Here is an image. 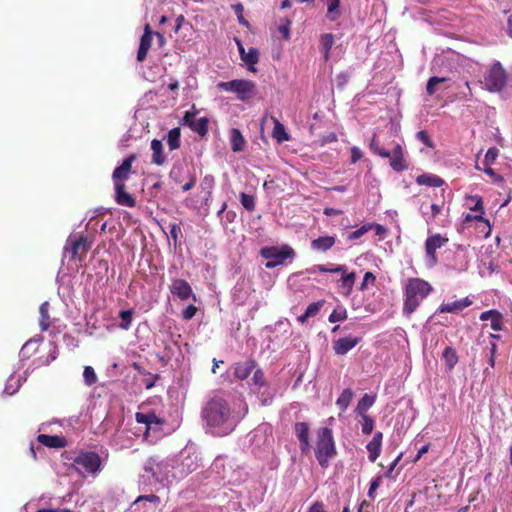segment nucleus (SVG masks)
<instances>
[{
    "label": "nucleus",
    "instance_id": "62",
    "mask_svg": "<svg viewBox=\"0 0 512 512\" xmlns=\"http://www.w3.org/2000/svg\"><path fill=\"white\" fill-rule=\"evenodd\" d=\"M76 240L80 242L83 252H87L90 249L92 241L87 236H81Z\"/></svg>",
    "mask_w": 512,
    "mask_h": 512
},
{
    "label": "nucleus",
    "instance_id": "43",
    "mask_svg": "<svg viewBox=\"0 0 512 512\" xmlns=\"http://www.w3.org/2000/svg\"><path fill=\"white\" fill-rule=\"evenodd\" d=\"M208 119L206 117H202L196 119L194 123H192L191 130L198 133L200 136H204L208 132Z\"/></svg>",
    "mask_w": 512,
    "mask_h": 512
},
{
    "label": "nucleus",
    "instance_id": "32",
    "mask_svg": "<svg viewBox=\"0 0 512 512\" xmlns=\"http://www.w3.org/2000/svg\"><path fill=\"white\" fill-rule=\"evenodd\" d=\"M334 45V36L331 33H325L320 36L321 52L325 61L330 58V51Z\"/></svg>",
    "mask_w": 512,
    "mask_h": 512
},
{
    "label": "nucleus",
    "instance_id": "64",
    "mask_svg": "<svg viewBox=\"0 0 512 512\" xmlns=\"http://www.w3.org/2000/svg\"><path fill=\"white\" fill-rule=\"evenodd\" d=\"M307 512H327L322 502L313 503Z\"/></svg>",
    "mask_w": 512,
    "mask_h": 512
},
{
    "label": "nucleus",
    "instance_id": "47",
    "mask_svg": "<svg viewBox=\"0 0 512 512\" xmlns=\"http://www.w3.org/2000/svg\"><path fill=\"white\" fill-rule=\"evenodd\" d=\"M252 382H253V386H254L253 390L266 388V380L264 377V373L260 368H258L254 371L253 377H252Z\"/></svg>",
    "mask_w": 512,
    "mask_h": 512
},
{
    "label": "nucleus",
    "instance_id": "17",
    "mask_svg": "<svg viewBox=\"0 0 512 512\" xmlns=\"http://www.w3.org/2000/svg\"><path fill=\"white\" fill-rule=\"evenodd\" d=\"M240 57L242 61L248 66L249 71L256 72L255 64L259 60V51L255 47L249 48L248 52L245 51L240 41L237 42Z\"/></svg>",
    "mask_w": 512,
    "mask_h": 512
},
{
    "label": "nucleus",
    "instance_id": "24",
    "mask_svg": "<svg viewBox=\"0 0 512 512\" xmlns=\"http://www.w3.org/2000/svg\"><path fill=\"white\" fill-rule=\"evenodd\" d=\"M115 185V193H116V202L119 205L126 206V207H133L135 206V199L132 197V195L125 191V185L124 183H117Z\"/></svg>",
    "mask_w": 512,
    "mask_h": 512
},
{
    "label": "nucleus",
    "instance_id": "63",
    "mask_svg": "<svg viewBox=\"0 0 512 512\" xmlns=\"http://www.w3.org/2000/svg\"><path fill=\"white\" fill-rule=\"evenodd\" d=\"M362 157V152L358 147L351 148V163H356Z\"/></svg>",
    "mask_w": 512,
    "mask_h": 512
},
{
    "label": "nucleus",
    "instance_id": "19",
    "mask_svg": "<svg viewBox=\"0 0 512 512\" xmlns=\"http://www.w3.org/2000/svg\"><path fill=\"white\" fill-rule=\"evenodd\" d=\"M294 431L299 440L301 452L307 453L310 450L308 424L305 422H298L294 426Z\"/></svg>",
    "mask_w": 512,
    "mask_h": 512
},
{
    "label": "nucleus",
    "instance_id": "53",
    "mask_svg": "<svg viewBox=\"0 0 512 512\" xmlns=\"http://www.w3.org/2000/svg\"><path fill=\"white\" fill-rule=\"evenodd\" d=\"M215 185V180L212 175H205L201 180L200 187L204 192H212Z\"/></svg>",
    "mask_w": 512,
    "mask_h": 512
},
{
    "label": "nucleus",
    "instance_id": "15",
    "mask_svg": "<svg viewBox=\"0 0 512 512\" xmlns=\"http://www.w3.org/2000/svg\"><path fill=\"white\" fill-rule=\"evenodd\" d=\"M169 290L172 295L176 296L181 301H186L190 297L195 300V295L193 294L190 284L184 279H173L169 286Z\"/></svg>",
    "mask_w": 512,
    "mask_h": 512
},
{
    "label": "nucleus",
    "instance_id": "51",
    "mask_svg": "<svg viewBox=\"0 0 512 512\" xmlns=\"http://www.w3.org/2000/svg\"><path fill=\"white\" fill-rule=\"evenodd\" d=\"M372 227H373L372 224H365V225L361 226L360 228L352 231L348 235V239L356 240V239L360 238L361 236H363L364 234H366L368 231L372 230Z\"/></svg>",
    "mask_w": 512,
    "mask_h": 512
},
{
    "label": "nucleus",
    "instance_id": "31",
    "mask_svg": "<svg viewBox=\"0 0 512 512\" xmlns=\"http://www.w3.org/2000/svg\"><path fill=\"white\" fill-rule=\"evenodd\" d=\"M274 123V128L272 131V137L277 141V143H283L290 139L289 134L287 133L284 125L275 117L272 118Z\"/></svg>",
    "mask_w": 512,
    "mask_h": 512
},
{
    "label": "nucleus",
    "instance_id": "29",
    "mask_svg": "<svg viewBox=\"0 0 512 512\" xmlns=\"http://www.w3.org/2000/svg\"><path fill=\"white\" fill-rule=\"evenodd\" d=\"M336 242V238L334 236H321L318 237L311 242V248L315 251L326 252Z\"/></svg>",
    "mask_w": 512,
    "mask_h": 512
},
{
    "label": "nucleus",
    "instance_id": "9",
    "mask_svg": "<svg viewBox=\"0 0 512 512\" xmlns=\"http://www.w3.org/2000/svg\"><path fill=\"white\" fill-rule=\"evenodd\" d=\"M220 90L235 93L241 101L250 99L255 94V83L250 80L235 79L227 82H219Z\"/></svg>",
    "mask_w": 512,
    "mask_h": 512
},
{
    "label": "nucleus",
    "instance_id": "4",
    "mask_svg": "<svg viewBox=\"0 0 512 512\" xmlns=\"http://www.w3.org/2000/svg\"><path fill=\"white\" fill-rule=\"evenodd\" d=\"M72 466L83 478H95L102 471L104 460L94 451H80L73 458Z\"/></svg>",
    "mask_w": 512,
    "mask_h": 512
},
{
    "label": "nucleus",
    "instance_id": "8",
    "mask_svg": "<svg viewBox=\"0 0 512 512\" xmlns=\"http://www.w3.org/2000/svg\"><path fill=\"white\" fill-rule=\"evenodd\" d=\"M174 461V477L177 480L185 478L190 473L196 471L201 464V459L195 452L188 450L182 451L178 456L173 458Z\"/></svg>",
    "mask_w": 512,
    "mask_h": 512
},
{
    "label": "nucleus",
    "instance_id": "45",
    "mask_svg": "<svg viewBox=\"0 0 512 512\" xmlns=\"http://www.w3.org/2000/svg\"><path fill=\"white\" fill-rule=\"evenodd\" d=\"M356 274L354 272L343 274L340 279V286L347 291L349 294L353 288L355 282Z\"/></svg>",
    "mask_w": 512,
    "mask_h": 512
},
{
    "label": "nucleus",
    "instance_id": "36",
    "mask_svg": "<svg viewBox=\"0 0 512 512\" xmlns=\"http://www.w3.org/2000/svg\"><path fill=\"white\" fill-rule=\"evenodd\" d=\"M180 138H181V130L179 127H175L168 132L166 139H167V144L169 146V149L171 151L176 150L180 147Z\"/></svg>",
    "mask_w": 512,
    "mask_h": 512
},
{
    "label": "nucleus",
    "instance_id": "18",
    "mask_svg": "<svg viewBox=\"0 0 512 512\" xmlns=\"http://www.w3.org/2000/svg\"><path fill=\"white\" fill-rule=\"evenodd\" d=\"M382 440L383 433L377 431L374 433L373 438L366 445V449L368 451V459L370 462L374 463L377 458L380 456L382 449Z\"/></svg>",
    "mask_w": 512,
    "mask_h": 512
},
{
    "label": "nucleus",
    "instance_id": "10",
    "mask_svg": "<svg viewBox=\"0 0 512 512\" xmlns=\"http://www.w3.org/2000/svg\"><path fill=\"white\" fill-rule=\"evenodd\" d=\"M135 417L138 423L146 425V438H149L151 433L155 434V438H159L161 435L166 434L164 429V426L166 425L165 419L157 416L154 412H138Z\"/></svg>",
    "mask_w": 512,
    "mask_h": 512
},
{
    "label": "nucleus",
    "instance_id": "58",
    "mask_svg": "<svg viewBox=\"0 0 512 512\" xmlns=\"http://www.w3.org/2000/svg\"><path fill=\"white\" fill-rule=\"evenodd\" d=\"M380 483H381V479L380 477H376L374 478L371 482H370V487H369V490H368V493H367V496L370 498V499H374L375 498V491L377 490V488L380 486Z\"/></svg>",
    "mask_w": 512,
    "mask_h": 512
},
{
    "label": "nucleus",
    "instance_id": "42",
    "mask_svg": "<svg viewBox=\"0 0 512 512\" xmlns=\"http://www.w3.org/2000/svg\"><path fill=\"white\" fill-rule=\"evenodd\" d=\"M361 416L360 424H361V431L364 435H369L372 433L375 421L374 419L367 415V414H359Z\"/></svg>",
    "mask_w": 512,
    "mask_h": 512
},
{
    "label": "nucleus",
    "instance_id": "11",
    "mask_svg": "<svg viewBox=\"0 0 512 512\" xmlns=\"http://www.w3.org/2000/svg\"><path fill=\"white\" fill-rule=\"evenodd\" d=\"M506 83V73L499 62L495 63L484 77V86L491 92L500 91Z\"/></svg>",
    "mask_w": 512,
    "mask_h": 512
},
{
    "label": "nucleus",
    "instance_id": "46",
    "mask_svg": "<svg viewBox=\"0 0 512 512\" xmlns=\"http://www.w3.org/2000/svg\"><path fill=\"white\" fill-rule=\"evenodd\" d=\"M240 202L247 211H253L256 207V200L254 195L240 193Z\"/></svg>",
    "mask_w": 512,
    "mask_h": 512
},
{
    "label": "nucleus",
    "instance_id": "44",
    "mask_svg": "<svg viewBox=\"0 0 512 512\" xmlns=\"http://www.w3.org/2000/svg\"><path fill=\"white\" fill-rule=\"evenodd\" d=\"M429 208L430 212L424 208L423 204L420 207L421 214L427 223L431 222L441 211V207L438 204H432Z\"/></svg>",
    "mask_w": 512,
    "mask_h": 512
},
{
    "label": "nucleus",
    "instance_id": "27",
    "mask_svg": "<svg viewBox=\"0 0 512 512\" xmlns=\"http://www.w3.org/2000/svg\"><path fill=\"white\" fill-rule=\"evenodd\" d=\"M256 363L253 360H246L241 363H237L234 369L235 377L239 380H245L255 369Z\"/></svg>",
    "mask_w": 512,
    "mask_h": 512
},
{
    "label": "nucleus",
    "instance_id": "22",
    "mask_svg": "<svg viewBox=\"0 0 512 512\" xmlns=\"http://www.w3.org/2000/svg\"><path fill=\"white\" fill-rule=\"evenodd\" d=\"M481 321H490V327L494 331H501L503 327V316L497 310H488L480 314Z\"/></svg>",
    "mask_w": 512,
    "mask_h": 512
},
{
    "label": "nucleus",
    "instance_id": "56",
    "mask_svg": "<svg viewBox=\"0 0 512 512\" xmlns=\"http://www.w3.org/2000/svg\"><path fill=\"white\" fill-rule=\"evenodd\" d=\"M320 308H321L320 302L310 303L305 310L306 316L313 317V316L317 315L318 312L320 311Z\"/></svg>",
    "mask_w": 512,
    "mask_h": 512
},
{
    "label": "nucleus",
    "instance_id": "16",
    "mask_svg": "<svg viewBox=\"0 0 512 512\" xmlns=\"http://www.w3.org/2000/svg\"><path fill=\"white\" fill-rule=\"evenodd\" d=\"M361 341L360 337H343L333 342V351L338 356L346 355Z\"/></svg>",
    "mask_w": 512,
    "mask_h": 512
},
{
    "label": "nucleus",
    "instance_id": "35",
    "mask_svg": "<svg viewBox=\"0 0 512 512\" xmlns=\"http://www.w3.org/2000/svg\"><path fill=\"white\" fill-rule=\"evenodd\" d=\"M353 391L350 388H346L342 391L338 399L336 400V405L339 407V409L344 412L349 407L352 398H353Z\"/></svg>",
    "mask_w": 512,
    "mask_h": 512
},
{
    "label": "nucleus",
    "instance_id": "33",
    "mask_svg": "<svg viewBox=\"0 0 512 512\" xmlns=\"http://www.w3.org/2000/svg\"><path fill=\"white\" fill-rule=\"evenodd\" d=\"M23 381H25V378L15 376L14 374L10 375L6 381L4 393L9 396L14 395L21 387Z\"/></svg>",
    "mask_w": 512,
    "mask_h": 512
},
{
    "label": "nucleus",
    "instance_id": "55",
    "mask_svg": "<svg viewBox=\"0 0 512 512\" xmlns=\"http://www.w3.org/2000/svg\"><path fill=\"white\" fill-rule=\"evenodd\" d=\"M416 139L423 144H425L427 147H433V143L428 135V133L424 130L418 131L416 133Z\"/></svg>",
    "mask_w": 512,
    "mask_h": 512
},
{
    "label": "nucleus",
    "instance_id": "6",
    "mask_svg": "<svg viewBox=\"0 0 512 512\" xmlns=\"http://www.w3.org/2000/svg\"><path fill=\"white\" fill-rule=\"evenodd\" d=\"M144 470L151 473L152 477L163 485L171 484L173 481L177 480L173 473V458L159 459L158 457H150L145 462Z\"/></svg>",
    "mask_w": 512,
    "mask_h": 512
},
{
    "label": "nucleus",
    "instance_id": "52",
    "mask_svg": "<svg viewBox=\"0 0 512 512\" xmlns=\"http://www.w3.org/2000/svg\"><path fill=\"white\" fill-rule=\"evenodd\" d=\"M446 81L445 77H431L426 85V91L429 95H433L436 91V85Z\"/></svg>",
    "mask_w": 512,
    "mask_h": 512
},
{
    "label": "nucleus",
    "instance_id": "54",
    "mask_svg": "<svg viewBox=\"0 0 512 512\" xmlns=\"http://www.w3.org/2000/svg\"><path fill=\"white\" fill-rule=\"evenodd\" d=\"M470 201L473 202V205H471L469 207L470 210L479 212L481 214H484L483 202H482V198L481 197H479V196H472V197H470Z\"/></svg>",
    "mask_w": 512,
    "mask_h": 512
},
{
    "label": "nucleus",
    "instance_id": "40",
    "mask_svg": "<svg viewBox=\"0 0 512 512\" xmlns=\"http://www.w3.org/2000/svg\"><path fill=\"white\" fill-rule=\"evenodd\" d=\"M443 358H444L446 367L449 370H452L458 362V356H457L455 350L451 347H446L444 349Z\"/></svg>",
    "mask_w": 512,
    "mask_h": 512
},
{
    "label": "nucleus",
    "instance_id": "13",
    "mask_svg": "<svg viewBox=\"0 0 512 512\" xmlns=\"http://www.w3.org/2000/svg\"><path fill=\"white\" fill-rule=\"evenodd\" d=\"M211 473L216 474V478L220 480L233 481V464L227 457H217L211 465Z\"/></svg>",
    "mask_w": 512,
    "mask_h": 512
},
{
    "label": "nucleus",
    "instance_id": "48",
    "mask_svg": "<svg viewBox=\"0 0 512 512\" xmlns=\"http://www.w3.org/2000/svg\"><path fill=\"white\" fill-rule=\"evenodd\" d=\"M347 318V311L344 307L338 306L336 307L332 313L329 315L328 320L331 323L340 322Z\"/></svg>",
    "mask_w": 512,
    "mask_h": 512
},
{
    "label": "nucleus",
    "instance_id": "14",
    "mask_svg": "<svg viewBox=\"0 0 512 512\" xmlns=\"http://www.w3.org/2000/svg\"><path fill=\"white\" fill-rule=\"evenodd\" d=\"M290 330V322L287 319H280L274 325H267L262 332L266 335L269 342L280 340L281 337L287 338Z\"/></svg>",
    "mask_w": 512,
    "mask_h": 512
},
{
    "label": "nucleus",
    "instance_id": "5",
    "mask_svg": "<svg viewBox=\"0 0 512 512\" xmlns=\"http://www.w3.org/2000/svg\"><path fill=\"white\" fill-rule=\"evenodd\" d=\"M314 452L318 464L323 469H326L330 465V460L337 454L332 430L330 428L323 427L317 431V441Z\"/></svg>",
    "mask_w": 512,
    "mask_h": 512
},
{
    "label": "nucleus",
    "instance_id": "38",
    "mask_svg": "<svg viewBox=\"0 0 512 512\" xmlns=\"http://www.w3.org/2000/svg\"><path fill=\"white\" fill-rule=\"evenodd\" d=\"M39 312H40V322H39V325H40L42 331H46L50 327V322H49V303L47 301L43 302L40 305Z\"/></svg>",
    "mask_w": 512,
    "mask_h": 512
},
{
    "label": "nucleus",
    "instance_id": "49",
    "mask_svg": "<svg viewBox=\"0 0 512 512\" xmlns=\"http://www.w3.org/2000/svg\"><path fill=\"white\" fill-rule=\"evenodd\" d=\"M83 380L87 386H92L97 382V375L91 366H85L83 371Z\"/></svg>",
    "mask_w": 512,
    "mask_h": 512
},
{
    "label": "nucleus",
    "instance_id": "50",
    "mask_svg": "<svg viewBox=\"0 0 512 512\" xmlns=\"http://www.w3.org/2000/svg\"><path fill=\"white\" fill-rule=\"evenodd\" d=\"M499 154V150L496 147H491L488 149V151L485 154L483 165L484 166H491L495 160L497 159Z\"/></svg>",
    "mask_w": 512,
    "mask_h": 512
},
{
    "label": "nucleus",
    "instance_id": "60",
    "mask_svg": "<svg viewBox=\"0 0 512 512\" xmlns=\"http://www.w3.org/2000/svg\"><path fill=\"white\" fill-rule=\"evenodd\" d=\"M376 280L375 275L372 272H366L363 278V281L360 285V290H365L369 284V282H374Z\"/></svg>",
    "mask_w": 512,
    "mask_h": 512
},
{
    "label": "nucleus",
    "instance_id": "59",
    "mask_svg": "<svg viewBox=\"0 0 512 512\" xmlns=\"http://www.w3.org/2000/svg\"><path fill=\"white\" fill-rule=\"evenodd\" d=\"M197 312V308L194 305H188L183 311H182V318L185 320L192 319Z\"/></svg>",
    "mask_w": 512,
    "mask_h": 512
},
{
    "label": "nucleus",
    "instance_id": "25",
    "mask_svg": "<svg viewBox=\"0 0 512 512\" xmlns=\"http://www.w3.org/2000/svg\"><path fill=\"white\" fill-rule=\"evenodd\" d=\"M152 158L151 162L155 165L161 166L166 162V155L164 154V147L162 141L153 139L151 141Z\"/></svg>",
    "mask_w": 512,
    "mask_h": 512
},
{
    "label": "nucleus",
    "instance_id": "34",
    "mask_svg": "<svg viewBox=\"0 0 512 512\" xmlns=\"http://www.w3.org/2000/svg\"><path fill=\"white\" fill-rule=\"evenodd\" d=\"M327 6L326 17L329 21H336L340 15V0H322Z\"/></svg>",
    "mask_w": 512,
    "mask_h": 512
},
{
    "label": "nucleus",
    "instance_id": "21",
    "mask_svg": "<svg viewBox=\"0 0 512 512\" xmlns=\"http://www.w3.org/2000/svg\"><path fill=\"white\" fill-rule=\"evenodd\" d=\"M134 160V155L127 157L126 159H124L122 164L113 171L112 177L114 184L123 183V181L128 178Z\"/></svg>",
    "mask_w": 512,
    "mask_h": 512
},
{
    "label": "nucleus",
    "instance_id": "3",
    "mask_svg": "<svg viewBox=\"0 0 512 512\" xmlns=\"http://www.w3.org/2000/svg\"><path fill=\"white\" fill-rule=\"evenodd\" d=\"M432 286L420 278H410L405 284L403 313L411 315L430 294Z\"/></svg>",
    "mask_w": 512,
    "mask_h": 512
},
{
    "label": "nucleus",
    "instance_id": "2",
    "mask_svg": "<svg viewBox=\"0 0 512 512\" xmlns=\"http://www.w3.org/2000/svg\"><path fill=\"white\" fill-rule=\"evenodd\" d=\"M370 149L373 153L382 158H389V164L396 172H402L409 168L405 151L400 143L394 141L384 143L381 142L379 137L374 135L370 142Z\"/></svg>",
    "mask_w": 512,
    "mask_h": 512
},
{
    "label": "nucleus",
    "instance_id": "1",
    "mask_svg": "<svg viewBox=\"0 0 512 512\" xmlns=\"http://www.w3.org/2000/svg\"><path fill=\"white\" fill-rule=\"evenodd\" d=\"M248 413V405L241 398L228 401L214 396L203 406L201 416L211 433L224 436L231 433Z\"/></svg>",
    "mask_w": 512,
    "mask_h": 512
},
{
    "label": "nucleus",
    "instance_id": "39",
    "mask_svg": "<svg viewBox=\"0 0 512 512\" xmlns=\"http://www.w3.org/2000/svg\"><path fill=\"white\" fill-rule=\"evenodd\" d=\"M375 399L373 396L365 394L356 406L355 412L357 414H366V411L373 406Z\"/></svg>",
    "mask_w": 512,
    "mask_h": 512
},
{
    "label": "nucleus",
    "instance_id": "20",
    "mask_svg": "<svg viewBox=\"0 0 512 512\" xmlns=\"http://www.w3.org/2000/svg\"><path fill=\"white\" fill-rule=\"evenodd\" d=\"M152 44V31L149 24H146L144 27V33L140 39V45L137 51V60L142 62L145 60L148 51Z\"/></svg>",
    "mask_w": 512,
    "mask_h": 512
},
{
    "label": "nucleus",
    "instance_id": "41",
    "mask_svg": "<svg viewBox=\"0 0 512 512\" xmlns=\"http://www.w3.org/2000/svg\"><path fill=\"white\" fill-rule=\"evenodd\" d=\"M120 323L119 327L123 330H129L133 320V310H121L119 312Z\"/></svg>",
    "mask_w": 512,
    "mask_h": 512
},
{
    "label": "nucleus",
    "instance_id": "37",
    "mask_svg": "<svg viewBox=\"0 0 512 512\" xmlns=\"http://www.w3.org/2000/svg\"><path fill=\"white\" fill-rule=\"evenodd\" d=\"M80 249H82L80 242H77L76 239H72L70 236L64 246V252L69 253L72 260H76L78 258V252Z\"/></svg>",
    "mask_w": 512,
    "mask_h": 512
},
{
    "label": "nucleus",
    "instance_id": "12",
    "mask_svg": "<svg viewBox=\"0 0 512 512\" xmlns=\"http://www.w3.org/2000/svg\"><path fill=\"white\" fill-rule=\"evenodd\" d=\"M448 239L443 238L440 234L430 236L425 241V263L426 266L432 268L437 263L436 250L441 248Z\"/></svg>",
    "mask_w": 512,
    "mask_h": 512
},
{
    "label": "nucleus",
    "instance_id": "57",
    "mask_svg": "<svg viewBox=\"0 0 512 512\" xmlns=\"http://www.w3.org/2000/svg\"><path fill=\"white\" fill-rule=\"evenodd\" d=\"M195 116H196V112L187 111L185 113V115L183 116V118L181 119L180 123L182 125H185V126H188L189 128H191L192 123H194L196 121Z\"/></svg>",
    "mask_w": 512,
    "mask_h": 512
},
{
    "label": "nucleus",
    "instance_id": "7",
    "mask_svg": "<svg viewBox=\"0 0 512 512\" xmlns=\"http://www.w3.org/2000/svg\"><path fill=\"white\" fill-rule=\"evenodd\" d=\"M260 256L267 260L265 267L273 269L277 266L284 265L286 260L290 262L295 258L296 253L289 245L263 247L260 250Z\"/></svg>",
    "mask_w": 512,
    "mask_h": 512
},
{
    "label": "nucleus",
    "instance_id": "30",
    "mask_svg": "<svg viewBox=\"0 0 512 512\" xmlns=\"http://www.w3.org/2000/svg\"><path fill=\"white\" fill-rule=\"evenodd\" d=\"M416 183L428 187H441L444 180L437 175L425 173L417 176Z\"/></svg>",
    "mask_w": 512,
    "mask_h": 512
},
{
    "label": "nucleus",
    "instance_id": "28",
    "mask_svg": "<svg viewBox=\"0 0 512 512\" xmlns=\"http://www.w3.org/2000/svg\"><path fill=\"white\" fill-rule=\"evenodd\" d=\"M231 149L233 152H242L246 145V140L244 139L241 131L238 128H232L229 133Z\"/></svg>",
    "mask_w": 512,
    "mask_h": 512
},
{
    "label": "nucleus",
    "instance_id": "23",
    "mask_svg": "<svg viewBox=\"0 0 512 512\" xmlns=\"http://www.w3.org/2000/svg\"><path fill=\"white\" fill-rule=\"evenodd\" d=\"M471 304L472 301L468 297H465L453 302L442 303L438 308V311L441 313H456L469 307Z\"/></svg>",
    "mask_w": 512,
    "mask_h": 512
},
{
    "label": "nucleus",
    "instance_id": "61",
    "mask_svg": "<svg viewBox=\"0 0 512 512\" xmlns=\"http://www.w3.org/2000/svg\"><path fill=\"white\" fill-rule=\"evenodd\" d=\"M35 342L32 341V340H29L27 341L21 348L20 350V357L21 358H29L30 357V353H29V348L30 346L34 345Z\"/></svg>",
    "mask_w": 512,
    "mask_h": 512
},
{
    "label": "nucleus",
    "instance_id": "26",
    "mask_svg": "<svg viewBox=\"0 0 512 512\" xmlns=\"http://www.w3.org/2000/svg\"><path fill=\"white\" fill-rule=\"evenodd\" d=\"M37 440L39 443L49 448H63L66 446V440L57 435L40 434Z\"/></svg>",
    "mask_w": 512,
    "mask_h": 512
}]
</instances>
